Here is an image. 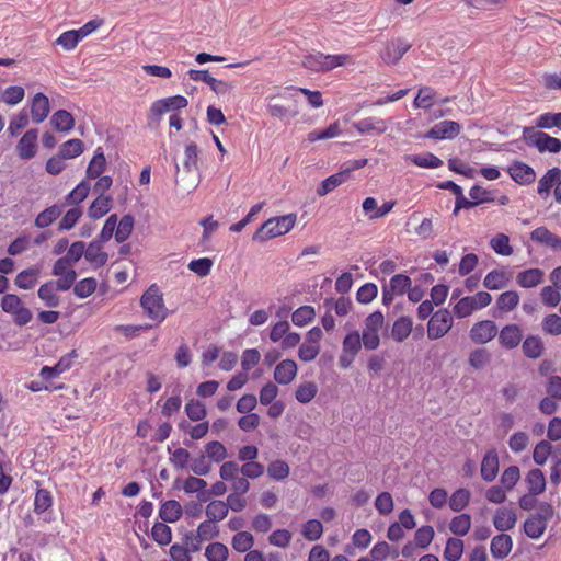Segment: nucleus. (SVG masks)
Listing matches in <instances>:
<instances>
[{"label": "nucleus", "mask_w": 561, "mask_h": 561, "mask_svg": "<svg viewBox=\"0 0 561 561\" xmlns=\"http://www.w3.org/2000/svg\"><path fill=\"white\" fill-rule=\"evenodd\" d=\"M462 553L463 541L459 538H449L446 542L444 558L448 561H458Z\"/></svg>", "instance_id": "46"}, {"label": "nucleus", "mask_w": 561, "mask_h": 561, "mask_svg": "<svg viewBox=\"0 0 561 561\" xmlns=\"http://www.w3.org/2000/svg\"><path fill=\"white\" fill-rule=\"evenodd\" d=\"M561 176V169L554 167L549 169L538 182L537 192L542 198H547L550 195L551 188L556 185L557 181Z\"/></svg>", "instance_id": "22"}, {"label": "nucleus", "mask_w": 561, "mask_h": 561, "mask_svg": "<svg viewBox=\"0 0 561 561\" xmlns=\"http://www.w3.org/2000/svg\"><path fill=\"white\" fill-rule=\"evenodd\" d=\"M183 513L181 504L175 500H169L164 502L159 510V517L164 523L178 522Z\"/></svg>", "instance_id": "25"}, {"label": "nucleus", "mask_w": 561, "mask_h": 561, "mask_svg": "<svg viewBox=\"0 0 561 561\" xmlns=\"http://www.w3.org/2000/svg\"><path fill=\"white\" fill-rule=\"evenodd\" d=\"M187 104V99L182 95L161 99L151 104L149 116L152 121H159L164 113L184 108Z\"/></svg>", "instance_id": "7"}, {"label": "nucleus", "mask_w": 561, "mask_h": 561, "mask_svg": "<svg viewBox=\"0 0 561 561\" xmlns=\"http://www.w3.org/2000/svg\"><path fill=\"white\" fill-rule=\"evenodd\" d=\"M347 181L346 173L340 171L324 179L317 188V194L319 196H324Z\"/></svg>", "instance_id": "36"}, {"label": "nucleus", "mask_w": 561, "mask_h": 561, "mask_svg": "<svg viewBox=\"0 0 561 561\" xmlns=\"http://www.w3.org/2000/svg\"><path fill=\"white\" fill-rule=\"evenodd\" d=\"M523 139L529 147H535L539 152L558 153L561 151V140L537 130V127H524Z\"/></svg>", "instance_id": "4"}, {"label": "nucleus", "mask_w": 561, "mask_h": 561, "mask_svg": "<svg viewBox=\"0 0 561 561\" xmlns=\"http://www.w3.org/2000/svg\"><path fill=\"white\" fill-rule=\"evenodd\" d=\"M56 291L57 288L53 280H48L39 286L37 295L44 301L46 307L56 308L60 304V297L56 294Z\"/></svg>", "instance_id": "30"}, {"label": "nucleus", "mask_w": 561, "mask_h": 561, "mask_svg": "<svg viewBox=\"0 0 561 561\" xmlns=\"http://www.w3.org/2000/svg\"><path fill=\"white\" fill-rule=\"evenodd\" d=\"M522 351L524 356L527 358H539L545 351L542 339L538 335H528L522 344Z\"/></svg>", "instance_id": "23"}, {"label": "nucleus", "mask_w": 561, "mask_h": 561, "mask_svg": "<svg viewBox=\"0 0 561 561\" xmlns=\"http://www.w3.org/2000/svg\"><path fill=\"white\" fill-rule=\"evenodd\" d=\"M497 333V327L492 320H482L474 323L470 330V339L477 344L490 342Z\"/></svg>", "instance_id": "10"}, {"label": "nucleus", "mask_w": 561, "mask_h": 561, "mask_svg": "<svg viewBox=\"0 0 561 561\" xmlns=\"http://www.w3.org/2000/svg\"><path fill=\"white\" fill-rule=\"evenodd\" d=\"M53 504V496L46 489H38L34 499V511L36 514L46 512Z\"/></svg>", "instance_id": "57"}, {"label": "nucleus", "mask_w": 561, "mask_h": 561, "mask_svg": "<svg viewBox=\"0 0 561 561\" xmlns=\"http://www.w3.org/2000/svg\"><path fill=\"white\" fill-rule=\"evenodd\" d=\"M83 141L80 139H70L59 147L58 154L66 159H73L83 152Z\"/></svg>", "instance_id": "38"}, {"label": "nucleus", "mask_w": 561, "mask_h": 561, "mask_svg": "<svg viewBox=\"0 0 561 561\" xmlns=\"http://www.w3.org/2000/svg\"><path fill=\"white\" fill-rule=\"evenodd\" d=\"M409 160L420 168L436 169L443 165V161L431 152L412 154Z\"/></svg>", "instance_id": "40"}, {"label": "nucleus", "mask_w": 561, "mask_h": 561, "mask_svg": "<svg viewBox=\"0 0 561 561\" xmlns=\"http://www.w3.org/2000/svg\"><path fill=\"white\" fill-rule=\"evenodd\" d=\"M295 222V214H287L270 218L254 232L253 240L264 242L268 239L283 236L294 228Z\"/></svg>", "instance_id": "1"}, {"label": "nucleus", "mask_w": 561, "mask_h": 561, "mask_svg": "<svg viewBox=\"0 0 561 561\" xmlns=\"http://www.w3.org/2000/svg\"><path fill=\"white\" fill-rule=\"evenodd\" d=\"M206 457L215 462H220L227 458V449L225 445L218 440H213L205 446Z\"/></svg>", "instance_id": "54"}, {"label": "nucleus", "mask_w": 561, "mask_h": 561, "mask_svg": "<svg viewBox=\"0 0 561 561\" xmlns=\"http://www.w3.org/2000/svg\"><path fill=\"white\" fill-rule=\"evenodd\" d=\"M102 242L95 239L85 247L84 257L95 267L105 265L108 260L107 253L102 250Z\"/></svg>", "instance_id": "20"}, {"label": "nucleus", "mask_w": 561, "mask_h": 561, "mask_svg": "<svg viewBox=\"0 0 561 561\" xmlns=\"http://www.w3.org/2000/svg\"><path fill=\"white\" fill-rule=\"evenodd\" d=\"M38 130L28 129L16 144L18 156L23 160H30L35 157L37 149Z\"/></svg>", "instance_id": "9"}, {"label": "nucleus", "mask_w": 561, "mask_h": 561, "mask_svg": "<svg viewBox=\"0 0 561 561\" xmlns=\"http://www.w3.org/2000/svg\"><path fill=\"white\" fill-rule=\"evenodd\" d=\"M228 515V505L219 500L211 501L206 507V516L213 522H220Z\"/></svg>", "instance_id": "45"}, {"label": "nucleus", "mask_w": 561, "mask_h": 561, "mask_svg": "<svg viewBox=\"0 0 561 561\" xmlns=\"http://www.w3.org/2000/svg\"><path fill=\"white\" fill-rule=\"evenodd\" d=\"M537 128L550 129L557 127L561 130V112L560 113H545L536 119Z\"/></svg>", "instance_id": "59"}, {"label": "nucleus", "mask_w": 561, "mask_h": 561, "mask_svg": "<svg viewBox=\"0 0 561 561\" xmlns=\"http://www.w3.org/2000/svg\"><path fill=\"white\" fill-rule=\"evenodd\" d=\"M297 375V365L291 359H284L278 363L274 370V379L279 385L290 383Z\"/></svg>", "instance_id": "17"}, {"label": "nucleus", "mask_w": 561, "mask_h": 561, "mask_svg": "<svg viewBox=\"0 0 561 561\" xmlns=\"http://www.w3.org/2000/svg\"><path fill=\"white\" fill-rule=\"evenodd\" d=\"M232 548L238 552H249L254 545V538L249 531H238L232 537Z\"/></svg>", "instance_id": "44"}, {"label": "nucleus", "mask_w": 561, "mask_h": 561, "mask_svg": "<svg viewBox=\"0 0 561 561\" xmlns=\"http://www.w3.org/2000/svg\"><path fill=\"white\" fill-rule=\"evenodd\" d=\"M106 160L104 152L101 147H99L89 165L87 168V178L88 179H98L105 170Z\"/></svg>", "instance_id": "33"}, {"label": "nucleus", "mask_w": 561, "mask_h": 561, "mask_svg": "<svg viewBox=\"0 0 561 561\" xmlns=\"http://www.w3.org/2000/svg\"><path fill=\"white\" fill-rule=\"evenodd\" d=\"M499 472V455L495 449L489 450L481 462V477L486 482H492Z\"/></svg>", "instance_id": "16"}, {"label": "nucleus", "mask_w": 561, "mask_h": 561, "mask_svg": "<svg viewBox=\"0 0 561 561\" xmlns=\"http://www.w3.org/2000/svg\"><path fill=\"white\" fill-rule=\"evenodd\" d=\"M50 124L53 127L62 133L70 131L75 126V118L71 113H69L66 110H58L56 111L51 118Z\"/></svg>", "instance_id": "29"}, {"label": "nucleus", "mask_w": 561, "mask_h": 561, "mask_svg": "<svg viewBox=\"0 0 561 561\" xmlns=\"http://www.w3.org/2000/svg\"><path fill=\"white\" fill-rule=\"evenodd\" d=\"M198 153L199 150L195 142H190L185 146L183 171L187 175L192 174V178L186 179L185 176H182L181 181L185 183V188L188 192L195 190L201 181V175L197 167Z\"/></svg>", "instance_id": "5"}, {"label": "nucleus", "mask_w": 561, "mask_h": 561, "mask_svg": "<svg viewBox=\"0 0 561 561\" xmlns=\"http://www.w3.org/2000/svg\"><path fill=\"white\" fill-rule=\"evenodd\" d=\"M528 492L531 494H541L546 489V478L543 472L536 468L528 471L525 478Z\"/></svg>", "instance_id": "28"}, {"label": "nucleus", "mask_w": 561, "mask_h": 561, "mask_svg": "<svg viewBox=\"0 0 561 561\" xmlns=\"http://www.w3.org/2000/svg\"><path fill=\"white\" fill-rule=\"evenodd\" d=\"M507 172L511 178L519 185L531 184L536 179L535 170L522 161H514L508 167Z\"/></svg>", "instance_id": "13"}, {"label": "nucleus", "mask_w": 561, "mask_h": 561, "mask_svg": "<svg viewBox=\"0 0 561 561\" xmlns=\"http://www.w3.org/2000/svg\"><path fill=\"white\" fill-rule=\"evenodd\" d=\"M542 331L550 335L561 334V317L556 313L546 316L541 322Z\"/></svg>", "instance_id": "63"}, {"label": "nucleus", "mask_w": 561, "mask_h": 561, "mask_svg": "<svg viewBox=\"0 0 561 561\" xmlns=\"http://www.w3.org/2000/svg\"><path fill=\"white\" fill-rule=\"evenodd\" d=\"M49 100L48 98L38 92L34 95L31 104V116L35 124H39L46 119L49 114Z\"/></svg>", "instance_id": "14"}, {"label": "nucleus", "mask_w": 561, "mask_h": 561, "mask_svg": "<svg viewBox=\"0 0 561 561\" xmlns=\"http://www.w3.org/2000/svg\"><path fill=\"white\" fill-rule=\"evenodd\" d=\"M471 493L467 489L456 490L449 499V507L454 512H461L470 501Z\"/></svg>", "instance_id": "47"}, {"label": "nucleus", "mask_w": 561, "mask_h": 561, "mask_svg": "<svg viewBox=\"0 0 561 561\" xmlns=\"http://www.w3.org/2000/svg\"><path fill=\"white\" fill-rule=\"evenodd\" d=\"M205 557L208 561H227L229 550L221 542H211L205 549Z\"/></svg>", "instance_id": "43"}, {"label": "nucleus", "mask_w": 561, "mask_h": 561, "mask_svg": "<svg viewBox=\"0 0 561 561\" xmlns=\"http://www.w3.org/2000/svg\"><path fill=\"white\" fill-rule=\"evenodd\" d=\"M552 453V445L548 440H540L534 449L533 459L536 465L543 466Z\"/></svg>", "instance_id": "62"}, {"label": "nucleus", "mask_w": 561, "mask_h": 561, "mask_svg": "<svg viewBox=\"0 0 561 561\" xmlns=\"http://www.w3.org/2000/svg\"><path fill=\"white\" fill-rule=\"evenodd\" d=\"M188 77L193 81L205 82L217 95H225L229 93L233 88L231 83L222 80H217L216 78L211 77L207 70L191 69L188 71Z\"/></svg>", "instance_id": "8"}, {"label": "nucleus", "mask_w": 561, "mask_h": 561, "mask_svg": "<svg viewBox=\"0 0 561 561\" xmlns=\"http://www.w3.org/2000/svg\"><path fill=\"white\" fill-rule=\"evenodd\" d=\"M25 95V91L21 85L8 87L1 95V100L8 105H16Z\"/></svg>", "instance_id": "60"}, {"label": "nucleus", "mask_w": 561, "mask_h": 561, "mask_svg": "<svg viewBox=\"0 0 561 561\" xmlns=\"http://www.w3.org/2000/svg\"><path fill=\"white\" fill-rule=\"evenodd\" d=\"M323 533L322 523L318 519H310L302 526L301 534L309 541L318 540Z\"/></svg>", "instance_id": "53"}, {"label": "nucleus", "mask_w": 561, "mask_h": 561, "mask_svg": "<svg viewBox=\"0 0 561 561\" xmlns=\"http://www.w3.org/2000/svg\"><path fill=\"white\" fill-rule=\"evenodd\" d=\"M413 322L410 317L401 316L399 317L391 329V337L401 343L409 337L412 332Z\"/></svg>", "instance_id": "24"}, {"label": "nucleus", "mask_w": 561, "mask_h": 561, "mask_svg": "<svg viewBox=\"0 0 561 561\" xmlns=\"http://www.w3.org/2000/svg\"><path fill=\"white\" fill-rule=\"evenodd\" d=\"M412 280L405 274H396L391 277L388 286L396 295H404L411 287Z\"/></svg>", "instance_id": "51"}, {"label": "nucleus", "mask_w": 561, "mask_h": 561, "mask_svg": "<svg viewBox=\"0 0 561 561\" xmlns=\"http://www.w3.org/2000/svg\"><path fill=\"white\" fill-rule=\"evenodd\" d=\"M410 48L411 44L403 39L392 41L386 44L383 50L380 53V57L386 64L394 65Z\"/></svg>", "instance_id": "11"}, {"label": "nucleus", "mask_w": 561, "mask_h": 561, "mask_svg": "<svg viewBox=\"0 0 561 561\" xmlns=\"http://www.w3.org/2000/svg\"><path fill=\"white\" fill-rule=\"evenodd\" d=\"M39 274L41 268L37 266L23 270L16 275L14 284L21 289H32L36 285Z\"/></svg>", "instance_id": "27"}, {"label": "nucleus", "mask_w": 561, "mask_h": 561, "mask_svg": "<svg viewBox=\"0 0 561 561\" xmlns=\"http://www.w3.org/2000/svg\"><path fill=\"white\" fill-rule=\"evenodd\" d=\"M270 478L280 481L289 476V466L283 460L272 461L267 467Z\"/></svg>", "instance_id": "61"}, {"label": "nucleus", "mask_w": 561, "mask_h": 561, "mask_svg": "<svg viewBox=\"0 0 561 561\" xmlns=\"http://www.w3.org/2000/svg\"><path fill=\"white\" fill-rule=\"evenodd\" d=\"M319 58L322 60V72H327L336 67L346 65L351 59V56L347 54L325 55L323 53H319Z\"/></svg>", "instance_id": "39"}, {"label": "nucleus", "mask_w": 561, "mask_h": 561, "mask_svg": "<svg viewBox=\"0 0 561 561\" xmlns=\"http://www.w3.org/2000/svg\"><path fill=\"white\" fill-rule=\"evenodd\" d=\"M543 278V271L540 268H529L517 274L516 280L524 288H531L539 285Z\"/></svg>", "instance_id": "31"}, {"label": "nucleus", "mask_w": 561, "mask_h": 561, "mask_svg": "<svg viewBox=\"0 0 561 561\" xmlns=\"http://www.w3.org/2000/svg\"><path fill=\"white\" fill-rule=\"evenodd\" d=\"M519 295L515 290L502 293L496 300L497 308L503 312H510L517 307Z\"/></svg>", "instance_id": "41"}, {"label": "nucleus", "mask_w": 561, "mask_h": 561, "mask_svg": "<svg viewBox=\"0 0 561 561\" xmlns=\"http://www.w3.org/2000/svg\"><path fill=\"white\" fill-rule=\"evenodd\" d=\"M134 217L130 214H126L121 218L115 228V240L117 243H123L130 237L134 229Z\"/></svg>", "instance_id": "37"}, {"label": "nucleus", "mask_w": 561, "mask_h": 561, "mask_svg": "<svg viewBox=\"0 0 561 561\" xmlns=\"http://www.w3.org/2000/svg\"><path fill=\"white\" fill-rule=\"evenodd\" d=\"M112 208V197L111 196H98L95 198L89 209L88 214L92 219H100L105 216Z\"/></svg>", "instance_id": "32"}, {"label": "nucleus", "mask_w": 561, "mask_h": 561, "mask_svg": "<svg viewBox=\"0 0 561 561\" xmlns=\"http://www.w3.org/2000/svg\"><path fill=\"white\" fill-rule=\"evenodd\" d=\"M218 536L219 528L215 524V522L210 520L209 518L207 520L202 522L198 525L196 538H199L201 540H211L214 538H217Z\"/></svg>", "instance_id": "55"}, {"label": "nucleus", "mask_w": 561, "mask_h": 561, "mask_svg": "<svg viewBox=\"0 0 561 561\" xmlns=\"http://www.w3.org/2000/svg\"><path fill=\"white\" fill-rule=\"evenodd\" d=\"M318 392V387L314 382L309 381L300 385L295 393L297 401L300 403H309Z\"/></svg>", "instance_id": "58"}, {"label": "nucleus", "mask_w": 561, "mask_h": 561, "mask_svg": "<svg viewBox=\"0 0 561 561\" xmlns=\"http://www.w3.org/2000/svg\"><path fill=\"white\" fill-rule=\"evenodd\" d=\"M510 277L504 271L493 270L486 274L483 286L490 290H499L507 286Z\"/></svg>", "instance_id": "34"}, {"label": "nucleus", "mask_w": 561, "mask_h": 561, "mask_svg": "<svg viewBox=\"0 0 561 561\" xmlns=\"http://www.w3.org/2000/svg\"><path fill=\"white\" fill-rule=\"evenodd\" d=\"M530 239L537 243L545 244L554 251H561V238L552 233L546 227H538L533 230Z\"/></svg>", "instance_id": "18"}, {"label": "nucleus", "mask_w": 561, "mask_h": 561, "mask_svg": "<svg viewBox=\"0 0 561 561\" xmlns=\"http://www.w3.org/2000/svg\"><path fill=\"white\" fill-rule=\"evenodd\" d=\"M461 126L454 121H443L435 124L427 133L426 137L432 139H453L460 133Z\"/></svg>", "instance_id": "12"}, {"label": "nucleus", "mask_w": 561, "mask_h": 561, "mask_svg": "<svg viewBox=\"0 0 561 561\" xmlns=\"http://www.w3.org/2000/svg\"><path fill=\"white\" fill-rule=\"evenodd\" d=\"M62 214L61 206L53 205L44 209L35 218L34 225L37 228H46L50 226Z\"/></svg>", "instance_id": "35"}, {"label": "nucleus", "mask_w": 561, "mask_h": 561, "mask_svg": "<svg viewBox=\"0 0 561 561\" xmlns=\"http://www.w3.org/2000/svg\"><path fill=\"white\" fill-rule=\"evenodd\" d=\"M140 305L148 318L161 323L168 316V309L164 306L162 293L159 287L151 285L141 296Z\"/></svg>", "instance_id": "2"}, {"label": "nucleus", "mask_w": 561, "mask_h": 561, "mask_svg": "<svg viewBox=\"0 0 561 561\" xmlns=\"http://www.w3.org/2000/svg\"><path fill=\"white\" fill-rule=\"evenodd\" d=\"M522 337V330L517 324H507L500 331L499 342L503 347L512 350L519 345Z\"/></svg>", "instance_id": "15"}, {"label": "nucleus", "mask_w": 561, "mask_h": 561, "mask_svg": "<svg viewBox=\"0 0 561 561\" xmlns=\"http://www.w3.org/2000/svg\"><path fill=\"white\" fill-rule=\"evenodd\" d=\"M453 327V317L447 309H439L427 323V336L430 340L443 337Z\"/></svg>", "instance_id": "6"}, {"label": "nucleus", "mask_w": 561, "mask_h": 561, "mask_svg": "<svg viewBox=\"0 0 561 561\" xmlns=\"http://www.w3.org/2000/svg\"><path fill=\"white\" fill-rule=\"evenodd\" d=\"M471 528V516L469 514H460L455 516L450 524L449 529L456 536H465Z\"/></svg>", "instance_id": "42"}, {"label": "nucleus", "mask_w": 561, "mask_h": 561, "mask_svg": "<svg viewBox=\"0 0 561 561\" xmlns=\"http://www.w3.org/2000/svg\"><path fill=\"white\" fill-rule=\"evenodd\" d=\"M477 305L471 296L461 298L454 307V312L458 318H466L477 310Z\"/></svg>", "instance_id": "64"}, {"label": "nucleus", "mask_w": 561, "mask_h": 561, "mask_svg": "<svg viewBox=\"0 0 561 561\" xmlns=\"http://www.w3.org/2000/svg\"><path fill=\"white\" fill-rule=\"evenodd\" d=\"M517 517L514 511L507 508H500L496 511L493 524L500 531L512 529L516 524Z\"/></svg>", "instance_id": "26"}, {"label": "nucleus", "mask_w": 561, "mask_h": 561, "mask_svg": "<svg viewBox=\"0 0 561 561\" xmlns=\"http://www.w3.org/2000/svg\"><path fill=\"white\" fill-rule=\"evenodd\" d=\"M513 548V540L510 535L500 534L492 538L491 540V554L495 559H504L506 558Z\"/></svg>", "instance_id": "19"}, {"label": "nucleus", "mask_w": 561, "mask_h": 561, "mask_svg": "<svg viewBox=\"0 0 561 561\" xmlns=\"http://www.w3.org/2000/svg\"><path fill=\"white\" fill-rule=\"evenodd\" d=\"M151 537L157 543L167 546L171 542L172 530L164 523H156L151 530Z\"/></svg>", "instance_id": "49"}, {"label": "nucleus", "mask_w": 561, "mask_h": 561, "mask_svg": "<svg viewBox=\"0 0 561 561\" xmlns=\"http://www.w3.org/2000/svg\"><path fill=\"white\" fill-rule=\"evenodd\" d=\"M316 311L312 306H301L291 314V321L295 325L304 327L314 319Z\"/></svg>", "instance_id": "48"}, {"label": "nucleus", "mask_w": 561, "mask_h": 561, "mask_svg": "<svg viewBox=\"0 0 561 561\" xmlns=\"http://www.w3.org/2000/svg\"><path fill=\"white\" fill-rule=\"evenodd\" d=\"M490 247L500 255L508 256L513 253V248L510 245V238L505 233H497L490 241Z\"/></svg>", "instance_id": "50"}, {"label": "nucleus", "mask_w": 561, "mask_h": 561, "mask_svg": "<svg viewBox=\"0 0 561 561\" xmlns=\"http://www.w3.org/2000/svg\"><path fill=\"white\" fill-rule=\"evenodd\" d=\"M360 134H382L387 130V122L376 117H367L353 124Z\"/></svg>", "instance_id": "21"}, {"label": "nucleus", "mask_w": 561, "mask_h": 561, "mask_svg": "<svg viewBox=\"0 0 561 561\" xmlns=\"http://www.w3.org/2000/svg\"><path fill=\"white\" fill-rule=\"evenodd\" d=\"M554 516V508L548 502H540L538 511L531 514L524 523V531L531 539L540 538L548 522Z\"/></svg>", "instance_id": "3"}, {"label": "nucleus", "mask_w": 561, "mask_h": 561, "mask_svg": "<svg viewBox=\"0 0 561 561\" xmlns=\"http://www.w3.org/2000/svg\"><path fill=\"white\" fill-rule=\"evenodd\" d=\"M90 183L87 180L81 181L67 196L66 202L68 204H79L83 202L89 192H90Z\"/></svg>", "instance_id": "56"}, {"label": "nucleus", "mask_w": 561, "mask_h": 561, "mask_svg": "<svg viewBox=\"0 0 561 561\" xmlns=\"http://www.w3.org/2000/svg\"><path fill=\"white\" fill-rule=\"evenodd\" d=\"M96 285L94 277H87L75 284L73 293L79 298H87L95 291Z\"/></svg>", "instance_id": "52"}]
</instances>
